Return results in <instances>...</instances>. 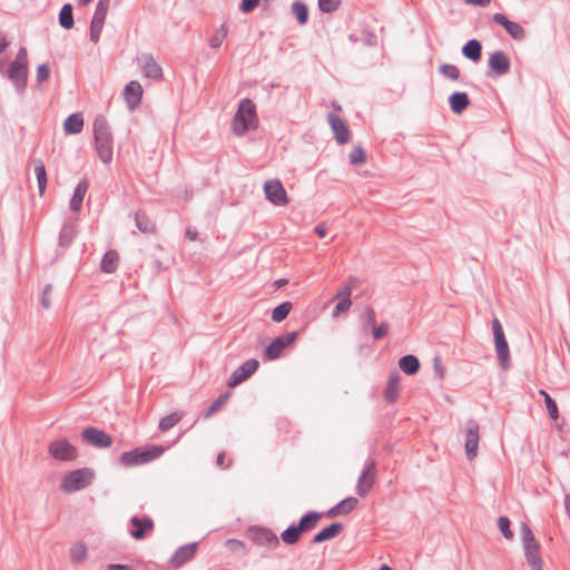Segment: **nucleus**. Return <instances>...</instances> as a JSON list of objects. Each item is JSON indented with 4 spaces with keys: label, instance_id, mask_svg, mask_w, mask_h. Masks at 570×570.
I'll use <instances>...</instances> for the list:
<instances>
[{
    "label": "nucleus",
    "instance_id": "393cba45",
    "mask_svg": "<svg viewBox=\"0 0 570 570\" xmlns=\"http://www.w3.org/2000/svg\"><path fill=\"white\" fill-rule=\"evenodd\" d=\"M88 188H89V184H88V181L86 179H81L77 184V186L75 188V191H73V195H72V197L70 199V204H69L70 209L72 212L77 213V212L80 210V208L82 206L83 198H85V196L87 194Z\"/></svg>",
    "mask_w": 570,
    "mask_h": 570
},
{
    "label": "nucleus",
    "instance_id": "09e8293b",
    "mask_svg": "<svg viewBox=\"0 0 570 570\" xmlns=\"http://www.w3.org/2000/svg\"><path fill=\"white\" fill-rule=\"evenodd\" d=\"M228 396H229V393H225V394L220 395L217 400H215L213 402V404L205 412L204 417L208 419L213 414H215L218 410H220L222 406L226 403Z\"/></svg>",
    "mask_w": 570,
    "mask_h": 570
},
{
    "label": "nucleus",
    "instance_id": "79ce46f5",
    "mask_svg": "<svg viewBox=\"0 0 570 570\" xmlns=\"http://www.w3.org/2000/svg\"><path fill=\"white\" fill-rule=\"evenodd\" d=\"M181 417H183L181 413H178V412L170 413L169 415H166L160 420L159 429L163 432H166V431L170 430L171 428H174L181 420Z\"/></svg>",
    "mask_w": 570,
    "mask_h": 570
},
{
    "label": "nucleus",
    "instance_id": "774afa93",
    "mask_svg": "<svg viewBox=\"0 0 570 570\" xmlns=\"http://www.w3.org/2000/svg\"><path fill=\"white\" fill-rule=\"evenodd\" d=\"M7 47H8V42H7V40H6V39H2V40L0 41V53H1V52H3V51L7 49Z\"/></svg>",
    "mask_w": 570,
    "mask_h": 570
},
{
    "label": "nucleus",
    "instance_id": "5fc2aeb1",
    "mask_svg": "<svg viewBox=\"0 0 570 570\" xmlns=\"http://www.w3.org/2000/svg\"><path fill=\"white\" fill-rule=\"evenodd\" d=\"M10 66H18V67H27L28 68V56H27V49L24 47H21L18 50L16 59L10 63Z\"/></svg>",
    "mask_w": 570,
    "mask_h": 570
},
{
    "label": "nucleus",
    "instance_id": "c756f323",
    "mask_svg": "<svg viewBox=\"0 0 570 570\" xmlns=\"http://www.w3.org/2000/svg\"><path fill=\"white\" fill-rule=\"evenodd\" d=\"M400 390V375L397 372H392L389 376L386 389L384 392L385 400L393 403L399 394Z\"/></svg>",
    "mask_w": 570,
    "mask_h": 570
},
{
    "label": "nucleus",
    "instance_id": "a18cd8bd",
    "mask_svg": "<svg viewBox=\"0 0 570 570\" xmlns=\"http://www.w3.org/2000/svg\"><path fill=\"white\" fill-rule=\"evenodd\" d=\"M439 70L442 76L451 80H458L460 77V69L455 65L443 63Z\"/></svg>",
    "mask_w": 570,
    "mask_h": 570
},
{
    "label": "nucleus",
    "instance_id": "aec40b11",
    "mask_svg": "<svg viewBox=\"0 0 570 570\" xmlns=\"http://www.w3.org/2000/svg\"><path fill=\"white\" fill-rule=\"evenodd\" d=\"M130 524L135 528L130 530V535L137 540L142 539L146 532L154 528V521L149 517L139 518L135 515L130 519Z\"/></svg>",
    "mask_w": 570,
    "mask_h": 570
},
{
    "label": "nucleus",
    "instance_id": "ea45409f",
    "mask_svg": "<svg viewBox=\"0 0 570 570\" xmlns=\"http://www.w3.org/2000/svg\"><path fill=\"white\" fill-rule=\"evenodd\" d=\"M302 531L298 525L292 524L281 533V539L287 544H295L301 538Z\"/></svg>",
    "mask_w": 570,
    "mask_h": 570
},
{
    "label": "nucleus",
    "instance_id": "4be33fe9",
    "mask_svg": "<svg viewBox=\"0 0 570 570\" xmlns=\"http://www.w3.org/2000/svg\"><path fill=\"white\" fill-rule=\"evenodd\" d=\"M357 503H358V500L356 498L348 497V498L342 500L341 502H338L333 508H331L326 512V515L330 518H335L337 515H346L356 508Z\"/></svg>",
    "mask_w": 570,
    "mask_h": 570
},
{
    "label": "nucleus",
    "instance_id": "680f3d73",
    "mask_svg": "<svg viewBox=\"0 0 570 570\" xmlns=\"http://www.w3.org/2000/svg\"><path fill=\"white\" fill-rule=\"evenodd\" d=\"M466 3L479 6V7H488L491 0H464Z\"/></svg>",
    "mask_w": 570,
    "mask_h": 570
},
{
    "label": "nucleus",
    "instance_id": "c9c22d12",
    "mask_svg": "<svg viewBox=\"0 0 570 570\" xmlns=\"http://www.w3.org/2000/svg\"><path fill=\"white\" fill-rule=\"evenodd\" d=\"M35 174L37 177L39 194L42 196L47 187V173L45 164L41 159H35Z\"/></svg>",
    "mask_w": 570,
    "mask_h": 570
},
{
    "label": "nucleus",
    "instance_id": "7c9ffc66",
    "mask_svg": "<svg viewBox=\"0 0 570 570\" xmlns=\"http://www.w3.org/2000/svg\"><path fill=\"white\" fill-rule=\"evenodd\" d=\"M462 53L465 58L476 62L482 56V46L479 40L471 39L462 48Z\"/></svg>",
    "mask_w": 570,
    "mask_h": 570
},
{
    "label": "nucleus",
    "instance_id": "a19ab883",
    "mask_svg": "<svg viewBox=\"0 0 570 570\" xmlns=\"http://www.w3.org/2000/svg\"><path fill=\"white\" fill-rule=\"evenodd\" d=\"M292 309L289 302H284L277 305L272 312V320L276 323L284 321Z\"/></svg>",
    "mask_w": 570,
    "mask_h": 570
},
{
    "label": "nucleus",
    "instance_id": "7ed1b4c3",
    "mask_svg": "<svg viewBox=\"0 0 570 570\" xmlns=\"http://www.w3.org/2000/svg\"><path fill=\"white\" fill-rule=\"evenodd\" d=\"M521 539L525 560L531 570H542L540 544L535 540L532 530L527 525L521 527Z\"/></svg>",
    "mask_w": 570,
    "mask_h": 570
},
{
    "label": "nucleus",
    "instance_id": "864d4df0",
    "mask_svg": "<svg viewBox=\"0 0 570 570\" xmlns=\"http://www.w3.org/2000/svg\"><path fill=\"white\" fill-rule=\"evenodd\" d=\"M50 78V68L47 63H41L37 68L36 80L38 83L47 81Z\"/></svg>",
    "mask_w": 570,
    "mask_h": 570
},
{
    "label": "nucleus",
    "instance_id": "bb28decb",
    "mask_svg": "<svg viewBox=\"0 0 570 570\" xmlns=\"http://www.w3.org/2000/svg\"><path fill=\"white\" fill-rule=\"evenodd\" d=\"M449 104H450L451 110L454 114L460 115L470 105V99H469V97H468V95L465 92H459L458 91V92L452 94L449 97Z\"/></svg>",
    "mask_w": 570,
    "mask_h": 570
},
{
    "label": "nucleus",
    "instance_id": "3c124183",
    "mask_svg": "<svg viewBox=\"0 0 570 570\" xmlns=\"http://www.w3.org/2000/svg\"><path fill=\"white\" fill-rule=\"evenodd\" d=\"M340 6V0H318V8L322 12L331 13Z\"/></svg>",
    "mask_w": 570,
    "mask_h": 570
},
{
    "label": "nucleus",
    "instance_id": "72a5a7b5",
    "mask_svg": "<svg viewBox=\"0 0 570 570\" xmlns=\"http://www.w3.org/2000/svg\"><path fill=\"white\" fill-rule=\"evenodd\" d=\"M135 224L136 227L145 234H153L156 230L155 224L144 212L136 213Z\"/></svg>",
    "mask_w": 570,
    "mask_h": 570
},
{
    "label": "nucleus",
    "instance_id": "37998d69",
    "mask_svg": "<svg viewBox=\"0 0 570 570\" xmlns=\"http://www.w3.org/2000/svg\"><path fill=\"white\" fill-rule=\"evenodd\" d=\"M70 559L75 563H80L87 559V548L83 543H78L70 549Z\"/></svg>",
    "mask_w": 570,
    "mask_h": 570
},
{
    "label": "nucleus",
    "instance_id": "c85d7f7f",
    "mask_svg": "<svg viewBox=\"0 0 570 570\" xmlns=\"http://www.w3.org/2000/svg\"><path fill=\"white\" fill-rule=\"evenodd\" d=\"M343 529V524L340 522H335L330 524L328 527L324 528L322 531H320L314 538L313 543H321L324 541H328L334 539Z\"/></svg>",
    "mask_w": 570,
    "mask_h": 570
},
{
    "label": "nucleus",
    "instance_id": "20e7f679",
    "mask_svg": "<svg viewBox=\"0 0 570 570\" xmlns=\"http://www.w3.org/2000/svg\"><path fill=\"white\" fill-rule=\"evenodd\" d=\"M492 331L494 336V345L499 360V365L502 370L507 371L510 368L511 365L510 351L502 325L498 318H494L492 321Z\"/></svg>",
    "mask_w": 570,
    "mask_h": 570
},
{
    "label": "nucleus",
    "instance_id": "5701e85b",
    "mask_svg": "<svg viewBox=\"0 0 570 570\" xmlns=\"http://www.w3.org/2000/svg\"><path fill=\"white\" fill-rule=\"evenodd\" d=\"M254 540L269 548H276L279 544L278 537L269 529L258 528L254 530Z\"/></svg>",
    "mask_w": 570,
    "mask_h": 570
},
{
    "label": "nucleus",
    "instance_id": "4d7b16f0",
    "mask_svg": "<svg viewBox=\"0 0 570 570\" xmlns=\"http://www.w3.org/2000/svg\"><path fill=\"white\" fill-rule=\"evenodd\" d=\"M389 332V324L387 323H381L380 325L373 326V337L374 340H380L384 337Z\"/></svg>",
    "mask_w": 570,
    "mask_h": 570
},
{
    "label": "nucleus",
    "instance_id": "a211bd4d",
    "mask_svg": "<svg viewBox=\"0 0 570 570\" xmlns=\"http://www.w3.org/2000/svg\"><path fill=\"white\" fill-rule=\"evenodd\" d=\"M493 21L502 26L505 29V31L510 35V37L513 38L514 40L524 39V28L520 23L509 20L503 13H494Z\"/></svg>",
    "mask_w": 570,
    "mask_h": 570
},
{
    "label": "nucleus",
    "instance_id": "052dcab7",
    "mask_svg": "<svg viewBox=\"0 0 570 570\" xmlns=\"http://www.w3.org/2000/svg\"><path fill=\"white\" fill-rule=\"evenodd\" d=\"M314 232L321 237H325L327 234V228L324 224H318L315 226Z\"/></svg>",
    "mask_w": 570,
    "mask_h": 570
},
{
    "label": "nucleus",
    "instance_id": "f3484780",
    "mask_svg": "<svg viewBox=\"0 0 570 570\" xmlns=\"http://www.w3.org/2000/svg\"><path fill=\"white\" fill-rule=\"evenodd\" d=\"M327 121L338 145H344L350 140L351 131L346 124L335 114L327 115Z\"/></svg>",
    "mask_w": 570,
    "mask_h": 570
},
{
    "label": "nucleus",
    "instance_id": "8fccbe9b",
    "mask_svg": "<svg viewBox=\"0 0 570 570\" xmlns=\"http://www.w3.org/2000/svg\"><path fill=\"white\" fill-rule=\"evenodd\" d=\"M365 160H366V157H365L364 149L360 146L354 147L350 154V163L352 165H361V164L365 163Z\"/></svg>",
    "mask_w": 570,
    "mask_h": 570
},
{
    "label": "nucleus",
    "instance_id": "f257e3e1",
    "mask_svg": "<svg viewBox=\"0 0 570 570\" xmlns=\"http://www.w3.org/2000/svg\"><path fill=\"white\" fill-rule=\"evenodd\" d=\"M96 151L104 164H109L114 155V140L105 117L98 116L94 121Z\"/></svg>",
    "mask_w": 570,
    "mask_h": 570
},
{
    "label": "nucleus",
    "instance_id": "2eb2a0df",
    "mask_svg": "<svg viewBox=\"0 0 570 570\" xmlns=\"http://www.w3.org/2000/svg\"><path fill=\"white\" fill-rule=\"evenodd\" d=\"M81 436L83 441L99 449L108 448L112 443V439L109 434L96 428L85 429L81 432Z\"/></svg>",
    "mask_w": 570,
    "mask_h": 570
},
{
    "label": "nucleus",
    "instance_id": "f03ea898",
    "mask_svg": "<svg viewBox=\"0 0 570 570\" xmlns=\"http://www.w3.org/2000/svg\"><path fill=\"white\" fill-rule=\"evenodd\" d=\"M257 125L255 104L248 98L240 100L233 118V132L236 136H244L248 130L255 129Z\"/></svg>",
    "mask_w": 570,
    "mask_h": 570
},
{
    "label": "nucleus",
    "instance_id": "e433bc0d",
    "mask_svg": "<svg viewBox=\"0 0 570 570\" xmlns=\"http://www.w3.org/2000/svg\"><path fill=\"white\" fill-rule=\"evenodd\" d=\"M59 23L62 28L67 30L71 29L75 26L72 6L70 3H66L62 6L59 12Z\"/></svg>",
    "mask_w": 570,
    "mask_h": 570
},
{
    "label": "nucleus",
    "instance_id": "dca6fc26",
    "mask_svg": "<svg viewBox=\"0 0 570 570\" xmlns=\"http://www.w3.org/2000/svg\"><path fill=\"white\" fill-rule=\"evenodd\" d=\"M7 76L9 80L12 82L18 95L21 96L24 92L28 83V68L9 66Z\"/></svg>",
    "mask_w": 570,
    "mask_h": 570
},
{
    "label": "nucleus",
    "instance_id": "bf43d9fd",
    "mask_svg": "<svg viewBox=\"0 0 570 570\" xmlns=\"http://www.w3.org/2000/svg\"><path fill=\"white\" fill-rule=\"evenodd\" d=\"M364 322L370 325V326H374L375 325V312L373 308L371 307H367L364 312Z\"/></svg>",
    "mask_w": 570,
    "mask_h": 570
},
{
    "label": "nucleus",
    "instance_id": "f8f14e48",
    "mask_svg": "<svg viewBox=\"0 0 570 570\" xmlns=\"http://www.w3.org/2000/svg\"><path fill=\"white\" fill-rule=\"evenodd\" d=\"M297 336V332H289L274 338L272 343L266 347V358L269 361L277 360L281 356L283 350L293 344Z\"/></svg>",
    "mask_w": 570,
    "mask_h": 570
},
{
    "label": "nucleus",
    "instance_id": "cd10ccee",
    "mask_svg": "<svg viewBox=\"0 0 570 570\" xmlns=\"http://www.w3.org/2000/svg\"><path fill=\"white\" fill-rule=\"evenodd\" d=\"M83 128V118L80 114H71L63 122V130L68 135H77Z\"/></svg>",
    "mask_w": 570,
    "mask_h": 570
},
{
    "label": "nucleus",
    "instance_id": "f704fd0d",
    "mask_svg": "<svg viewBox=\"0 0 570 570\" xmlns=\"http://www.w3.org/2000/svg\"><path fill=\"white\" fill-rule=\"evenodd\" d=\"M118 254L116 250H108L100 263V268L104 273H114L118 267Z\"/></svg>",
    "mask_w": 570,
    "mask_h": 570
},
{
    "label": "nucleus",
    "instance_id": "58836bf2",
    "mask_svg": "<svg viewBox=\"0 0 570 570\" xmlns=\"http://www.w3.org/2000/svg\"><path fill=\"white\" fill-rule=\"evenodd\" d=\"M76 235L75 227L72 224L66 223L62 225L59 233V245L62 247L69 246Z\"/></svg>",
    "mask_w": 570,
    "mask_h": 570
},
{
    "label": "nucleus",
    "instance_id": "b1692460",
    "mask_svg": "<svg viewBox=\"0 0 570 570\" xmlns=\"http://www.w3.org/2000/svg\"><path fill=\"white\" fill-rule=\"evenodd\" d=\"M137 454L140 460V464L149 463L158 458H160L164 452L165 448L161 445H150L147 448H136Z\"/></svg>",
    "mask_w": 570,
    "mask_h": 570
},
{
    "label": "nucleus",
    "instance_id": "c03bdc74",
    "mask_svg": "<svg viewBox=\"0 0 570 570\" xmlns=\"http://www.w3.org/2000/svg\"><path fill=\"white\" fill-rule=\"evenodd\" d=\"M120 463L124 466L140 465V460H139V456L137 454V450L134 449L132 451L124 452L120 455Z\"/></svg>",
    "mask_w": 570,
    "mask_h": 570
},
{
    "label": "nucleus",
    "instance_id": "39448f33",
    "mask_svg": "<svg viewBox=\"0 0 570 570\" xmlns=\"http://www.w3.org/2000/svg\"><path fill=\"white\" fill-rule=\"evenodd\" d=\"M94 479V473L88 468L78 469L68 473L62 482L61 489L65 492H76L88 487Z\"/></svg>",
    "mask_w": 570,
    "mask_h": 570
},
{
    "label": "nucleus",
    "instance_id": "9b49d317",
    "mask_svg": "<svg viewBox=\"0 0 570 570\" xmlns=\"http://www.w3.org/2000/svg\"><path fill=\"white\" fill-rule=\"evenodd\" d=\"M50 455L58 461H71L77 458L76 448L67 439H58L49 444Z\"/></svg>",
    "mask_w": 570,
    "mask_h": 570
},
{
    "label": "nucleus",
    "instance_id": "423d86ee",
    "mask_svg": "<svg viewBox=\"0 0 570 570\" xmlns=\"http://www.w3.org/2000/svg\"><path fill=\"white\" fill-rule=\"evenodd\" d=\"M464 450L468 460L472 461L478 455L480 441V425L474 420H469L464 425Z\"/></svg>",
    "mask_w": 570,
    "mask_h": 570
},
{
    "label": "nucleus",
    "instance_id": "338daca9",
    "mask_svg": "<svg viewBox=\"0 0 570 570\" xmlns=\"http://www.w3.org/2000/svg\"><path fill=\"white\" fill-rule=\"evenodd\" d=\"M564 505L568 517L570 518V493L564 498Z\"/></svg>",
    "mask_w": 570,
    "mask_h": 570
},
{
    "label": "nucleus",
    "instance_id": "1a4fd4ad",
    "mask_svg": "<svg viewBox=\"0 0 570 570\" xmlns=\"http://www.w3.org/2000/svg\"><path fill=\"white\" fill-rule=\"evenodd\" d=\"M488 65L489 70L487 71V76L490 78L502 77L507 75L511 68L510 59L501 50H497L490 55Z\"/></svg>",
    "mask_w": 570,
    "mask_h": 570
},
{
    "label": "nucleus",
    "instance_id": "4468645a",
    "mask_svg": "<svg viewBox=\"0 0 570 570\" xmlns=\"http://www.w3.org/2000/svg\"><path fill=\"white\" fill-rule=\"evenodd\" d=\"M137 63L141 70L144 77L160 80L163 78V69L156 62L155 58L150 53H141L137 57Z\"/></svg>",
    "mask_w": 570,
    "mask_h": 570
},
{
    "label": "nucleus",
    "instance_id": "6ab92c4d",
    "mask_svg": "<svg viewBox=\"0 0 570 570\" xmlns=\"http://www.w3.org/2000/svg\"><path fill=\"white\" fill-rule=\"evenodd\" d=\"M124 96L129 110H135L141 101V85L136 80L129 81L124 89Z\"/></svg>",
    "mask_w": 570,
    "mask_h": 570
},
{
    "label": "nucleus",
    "instance_id": "473e14b6",
    "mask_svg": "<svg viewBox=\"0 0 570 570\" xmlns=\"http://www.w3.org/2000/svg\"><path fill=\"white\" fill-rule=\"evenodd\" d=\"M321 517L322 514L315 511L304 514L297 524L302 533L313 530L317 525Z\"/></svg>",
    "mask_w": 570,
    "mask_h": 570
},
{
    "label": "nucleus",
    "instance_id": "69168bd1",
    "mask_svg": "<svg viewBox=\"0 0 570 570\" xmlns=\"http://www.w3.org/2000/svg\"><path fill=\"white\" fill-rule=\"evenodd\" d=\"M224 460H225V454H224V453H219V454L217 455V461H216V462H217V465H219V466H222V468H227V466H229V463L225 465Z\"/></svg>",
    "mask_w": 570,
    "mask_h": 570
},
{
    "label": "nucleus",
    "instance_id": "0eeeda50",
    "mask_svg": "<svg viewBox=\"0 0 570 570\" xmlns=\"http://www.w3.org/2000/svg\"><path fill=\"white\" fill-rule=\"evenodd\" d=\"M109 4L110 0H99L96 6L89 30V38L94 43H97L100 39Z\"/></svg>",
    "mask_w": 570,
    "mask_h": 570
},
{
    "label": "nucleus",
    "instance_id": "e2e57ef3",
    "mask_svg": "<svg viewBox=\"0 0 570 570\" xmlns=\"http://www.w3.org/2000/svg\"><path fill=\"white\" fill-rule=\"evenodd\" d=\"M107 569L108 570H132L129 566L118 564V563L109 564Z\"/></svg>",
    "mask_w": 570,
    "mask_h": 570
},
{
    "label": "nucleus",
    "instance_id": "4c0bfd02",
    "mask_svg": "<svg viewBox=\"0 0 570 570\" xmlns=\"http://www.w3.org/2000/svg\"><path fill=\"white\" fill-rule=\"evenodd\" d=\"M292 12L296 17L297 22L301 26H305L308 21V9L307 6L301 1H294L292 3Z\"/></svg>",
    "mask_w": 570,
    "mask_h": 570
},
{
    "label": "nucleus",
    "instance_id": "6e6d98bb",
    "mask_svg": "<svg viewBox=\"0 0 570 570\" xmlns=\"http://www.w3.org/2000/svg\"><path fill=\"white\" fill-rule=\"evenodd\" d=\"M52 292V286L50 284H47L43 287L41 297H40V304L43 308H49L51 306L50 295Z\"/></svg>",
    "mask_w": 570,
    "mask_h": 570
},
{
    "label": "nucleus",
    "instance_id": "ddd939ff",
    "mask_svg": "<svg viewBox=\"0 0 570 570\" xmlns=\"http://www.w3.org/2000/svg\"><path fill=\"white\" fill-rule=\"evenodd\" d=\"M259 366V363L255 358H250L245 361L240 366H238L229 376L227 381V385L229 387H235L238 384L246 381L252 374H254Z\"/></svg>",
    "mask_w": 570,
    "mask_h": 570
},
{
    "label": "nucleus",
    "instance_id": "13d9d810",
    "mask_svg": "<svg viewBox=\"0 0 570 570\" xmlns=\"http://www.w3.org/2000/svg\"><path fill=\"white\" fill-rule=\"evenodd\" d=\"M259 3V0H242L239 6L240 11L248 13L252 12Z\"/></svg>",
    "mask_w": 570,
    "mask_h": 570
},
{
    "label": "nucleus",
    "instance_id": "6e6552de",
    "mask_svg": "<svg viewBox=\"0 0 570 570\" xmlns=\"http://www.w3.org/2000/svg\"><path fill=\"white\" fill-rule=\"evenodd\" d=\"M376 478V463L372 459H367L363 470L357 479L356 493L365 497L373 488Z\"/></svg>",
    "mask_w": 570,
    "mask_h": 570
},
{
    "label": "nucleus",
    "instance_id": "2f4dec72",
    "mask_svg": "<svg viewBox=\"0 0 570 570\" xmlns=\"http://www.w3.org/2000/svg\"><path fill=\"white\" fill-rule=\"evenodd\" d=\"M399 366L407 375H414L420 368V361L415 355L407 354L399 360Z\"/></svg>",
    "mask_w": 570,
    "mask_h": 570
},
{
    "label": "nucleus",
    "instance_id": "49530a36",
    "mask_svg": "<svg viewBox=\"0 0 570 570\" xmlns=\"http://www.w3.org/2000/svg\"><path fill=\"white\" fill-rule=\"evenodd\" d=\"M540 394L543 395V397H544V402H546V406H547L549 416L552 420H557L559 416L557 403L544 390H540Z\"/></svg>",
    "mask_w": 570,
    "mask_h": 570
},
{
    "label": "nucleus",
    "instance_id": "a878e982",
    "mask_svg": "<svg viewBox=\"0 0 570 570\" xmlns=\"http://www.w3.org/2000/svg\"><path fill=\"white\" fill-rule=\"evenodd\" d=\"M351 293H352L351 284L344 286L343 288H341L337 292L335 298L338 302L336 303V306H335V314L346 312L351 307V305H352V301L350 299Z\"/></svg>",
    "mask_w": 570,
    "mask_h": 570
},
{
    "label": "nucleus",
    "instance_id": "9d476101",
    "mask_svg": "<svg viewBox=\"0 0 570 570\" xmlns=\"http://www.w3.org/2000/svg\"><path fill=\"white\" fill-rule=\"evenodd\" d=\"M266 199L275 206L288 204L287 193L279 179H271L264 184Z\"/></svg>",
    "mask_w": 570,
    "mask_h": 570
},
{
    "label": "nucleus",
    "instance_id": "de8ad7c7",
    "mask_svg": "<svg viewBox=\"0 0 570 570\" xmlns=\"http://www.w3.org/2000/svg\"><path fill=\"white\" fill-rule=\"evenodd\" d=\"M227 36V28L222 24L220 28L210 37L209 46L214 49L219 48Z\"/></svg>",
    "mask_w": 570,
    "mask_h": 570
},
{
    "label": "nucleus",
    "instance_id": "603ef678",
    "mask_svg": "<svg viewBox=\"0 0 570 570\" xmlns=\"http://www.w3.org/2000/svg\"><path fill=\"white\" fill-rule=\"evenodd\" d=\"M498 527L504 538L511 539L513 537L512 531L510 530V520L507 517H500L498 520Z\"/></svg>",
    "mask_w": 570,
    "mask_h": 570
},
{
    "label": "nucleus",
    "instance_id": "0e129e2a",
    "mask_svg": "<svg viewBox=\"0 0 570 570\" xmlns=\"http://www.w3.org/2000/svg\"><path fill=\"white\" fill-rule=\"evenodd\" d=\"M197 230L194 228H187L186 229V237L190 240H195L197 238Z\"/></svg>",
    "mask_w": 570,
    "mask_h": 570
},
{
    "label": "nucleus",
    "instance_id": "412c9836",
    "mask_svg": "<svg viewBox=\"0 0 570 570\" xmlns=\"http://www.w3.org/2000/svg\"><path fill=\"white\" fill-rule=\"evenodd\" d=\"M197 543H189L183 546L176 550V552L170 558V563L175 568L181 567L189 560H191L196 553Z\"/></svg>",
    "mask_w": 570,
    "mask_h": 570
}]
</instances>
